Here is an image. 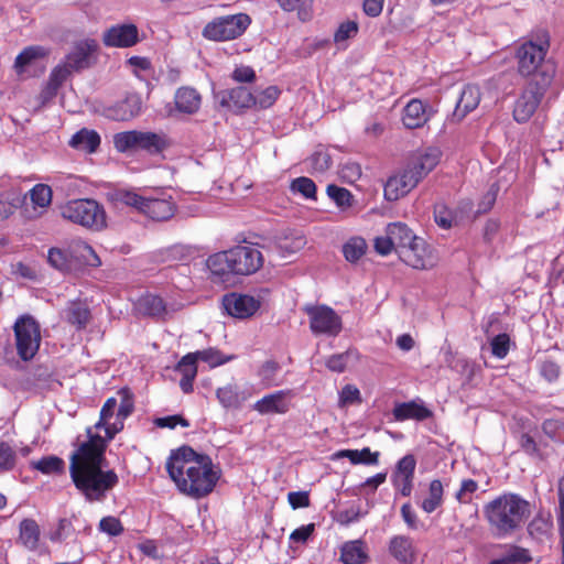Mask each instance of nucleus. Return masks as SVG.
Masks as SVG:
<instances>
[{
  "label": "nucleus",
  "instance_id": "56",
  "mask_svg": "<svg viewBox=\"0 0 564 564\" xmlns=\"http://www.w3.org/2000/svg\"><path fill=\"white\" fill-rule=\"evenodd\" d=\"M361 403L360 391L352 384L345 386L339 393V406L344 408L350 404Z\"/></svg>",
  "mask_w": 564,
  "mask_h": 564
},
{
  "label": "nucleus",
  "instance_id": "32",
  "mask_svg": "<svg viewBox=\"0 0 564 564\" xmlns=\"http://www.w3.org/2000/svg\"><path fill=\"white\" fill-rule=\"evenodd\" d=\"M393 416L395 421H423L431 417L432 412L422 402L410 401L397 404L393 409Z\"/></svg>",
  "mask_w": 564,
  "mask_h": 564
},
{
  "label": "nucleus",
  "instance_id": "49",
  "mask_svg": "<svg viewBox=\"0 0 564 564\" xmlns=\"http://www.w3.org/2000/svg\"><path fill=\"white\" fill-rule=\"evenodd\" d=\"M291 189L293 193H299L305 198H315L316 195V185L308 177H299L294 180L291 184Z\"/></svg>",
  "mask_w": 564,
  "mask_h": 564
},
{
  "label": "nucleus",
  "instance_id": "23",
  "mask_svg": "<svg viewBox=\"0 0 564 564\" xmlns=\"http://www.w3.org/2000/svg\"><path fill=\"white\" fill-rule=\"evenodd\" d=\"M202 95L193 87H180L174 95V109L171 112L192 116L199 111Z\"/></svg>",
  "mask_w": 564,
  "mask_h": 564
},
{
  "label": "nucleus",
  "instance_id": "14",
  "mask_svg": "<svg viewBox=\"0 0 564 564\" xmlns=\"http://www.w3.org/2000/svg\"><path fill=\"white\" fill-rule=\"evenodd\" d=\"M546 89L540 84H528L514 105L513 117L518 122H525L533 116Z\"/></svg>",
  "mask_w": 564,
  "mask_h": 564
},
{
  "label": "nucleus",
  "instance_id": "6",
  "mask_svg": "<svg viewBox=\"0 0 564 564\" xmlns=\"http://www.w3.org/2000/svg\"><path fill=\"white\" fill-rule=\"evenodd\" d=\"M546 52L544 46L531 41L521 44L516 52L518 74L530 78L529 83L549 87L554 77V68L545 62Z\"/></svg>",
  "mask_w": 564,
  "mask_h": 564
},
{
  "label": "nucleus",
  "instance_id": "28",
  "mask_svg": "<svg viewBox=\"0 0 564 564\" xmlns=\"http://www.w3.org/2000/svg\"><path fill=\"white\" fill-rule=\"evenodd\" d=\"M138 314L156 319H165L170 310L164 301L154 294H145L141 296L135 303Z\"/></svg>",
  "mask_w": 564,
  "mask_h": 564
},
{
  "label": "nucleus",
  "instance_id": "27",
  "mask_svg": "<svg viewBox=\"0 0 564 564\" xmlns=\"http://www.w3.org/2000/svg\"><path fill=\"white\" fill-rule=\"evenodd\" d=\"M140 111L141 100L139 96L130 95L126 97L123 100L107 108L106 116L112 120L127 121L138 116Z\"/></svg>",
  "mask_w": 564,
  "mask_h": 564
},
{
  "label": "nucleus",
  "instance_id": "31",
  "mask_svg": "<svg viewBox=\"0 0 564 564\" xmlns=\"http://www.w3.org/2000/svg\"><path fill=\"white\" fill-rule=\"evenodd\" d=\"M480 101V90L477 86H466L460 98L457 101L456 108L453 112V119L460 121L468 112L475 110Z\"/></svg>",
  "mask_w": 564,
  "mask_h": 564
},
{
  "label": "nucleus",
  "instance_id": "57",
  "mask_svg": "<svg viewBox=\"0 0 564 564\" xmlns=\"http://www.w3.org/2000/svg\"><path fill=\"white\" fill-rule=\"evenodd\" d=\"M17 456L14 451L7 443H0V471H7L14 468Z\"/></svg>",
  "mask_w": 564,
  "mask_h": 564
},
{
  "label": "nucleus",
  "instance_id": "5",
  "mask_svg": "<svg viewBox=\"0 0 564 564\" xmlns=\"http://www.w3.org/2000/svg\"><path fill=\"white\" fill-rule=\"evenodd\" d=\"M109 197L116 208H130L154 221H166L176 212L171 197L143 196L132 189H117Z\"/></svg>",
  "mask_w": 564,
  "mask_h": 564
},
{
  "label": "nucleus",
  "instance_id": "38",
  "mask_svg": "<svg viewBox=\"0 0 564 564\" xmlns=\"http://www.w3.org/2000/svg\"><path fill=\"white\" fill-rule=\"evenodd\" d=\"M334 458H348L354 465H377L379 453L371 452L368 447L358 449H341L334 454Z\"/></svg>",
  "mask_w": 564,
  "mask_h": 564
},
{
  "label": "nucleus",
  "instance_id": "15",
  "mask_svg": "<svg viewBox=\"0 0 564 564\" xmlns=\"http://www.w3.org/2000/svg\"><path fill=\"white\" fill-rule=\"evenodd\" d=\"M294 397L292 390H279L258 400L252 409L261 415L285 414L291 410Z\"/></svg>",
  "mask_w": 564,
  "mask_h": 564
},
{
  "label": "nucleus",
  "instance_id": "22",
  "mask_svg": "<svg viewBox=\"0 0 564 564\" xmlns=\"http://www.w3.org/2000/svg\"><path fill=\"white\" fill-rule=\"evenodd\" d=\"M97 50L95 40H83L75 44L69 54L66 55L64 62L73 68L74 72L87 68L91 64V58Z\"/></svg>",
  "mask_w": 564,
  "mask_h": 564
},
{
  "label": "nucleus",
  "instance_id": "19",
  "mask_svg": "<svg viewBox=\"0 0 564 564\" xmlns=\"http://www.w3.org/2000/svg\"><path fill=\"white\" fill-rule=\"evenodd\" d=\"M95 429L105 430L106 435L101 437L106 440V445L123 429V423L117 413V399L110 398L106 401L100 411V419L96 423Z\"/></svg>",
  "mask_w": 564,
  "mask_h": 564
},
{
  "label": "nucleus",
  "instance_id": "45",
  "mask_svg": "<svg viewBox=\"0 0 564 564\" xmlns=\"http://www.w3.org/2000/svg\"><path fill=\"white\" fill-rule=\"evenodd\" d=\"M281 91L276 86H269L264 89L257 90L253 94L256 109H267L274 105Z\"/></svg>",
  "mask_w": 564,
  "mask_h": 564
},
{
  "label": "nucleus",
  "instance_id": "4",
  "mask_svg": "<svg viewBox=\"0 0 564 564\" xmlns=\"http://www.w3.org/2000/svg\"><path fill=\"white\" fill-rule=\"evenodd\" d=\"M490 530L499 538L521 528L530 517L529 502L514 494H503L484 506Z\"/></svg>",
  "mask_w": 564,
  "mask_h": 564
},
{
  "label": "nucleus",
  "instance_id": "52",
  "mask_svg": "<svg viewBox=\"0 0 564 564\" xmlns=\"http://www.w3.org/2000/svg\"><path fill=\"white\" fill-rule=\"evenodd\" d=\"M98 529L109 536H118L123 533L121 521L112 516L105 517L100 520Z\"/></svg>",
  "mask_w": 564,
  "mask_h": 564
},
{
  "label": "nucleus",
  "instance_id": "46",
  "mask_svg": "<svg viewBox=\"0 0 564 564\" xmlns=\"http://www.w3.org/2000/svg\"><path fill=\"white\" fill-rule=\"evenodd\" d=\"M31 467L43 474H59L64 470V460L57 456H45L40 460L31 462Z\"/></svg>",
  "mask_w": 564,
  "mask_h": 564
},
{
  "label": "nucleus",
  "instance_id": "16",
  "mask_svg": "<svg viewBox=\"0 0 564 564\" xmlns=\"http://www.w3.org/2000/svg\"><path fill=\"white\" fill-rule=\"evenodd\" d=\"M408 264L415 269H432L437 263V256L424 239L416 237L410 248L402 251Z\"/></svg>",
  "mask_w": 564,
  "mask_h": 564
},
{
  "label": "nucleus",
  "instance_id": "63",
  "mask_svg": "<svg viewBox=\"0 0 564 564\" xmlns=\"http://www.w3.org/2000/svg\"><path fill=\"white\" fill-rule=\"evenodd\" d=\"M306 240L303 236H297L293 239H284L280 245L279 249L282 256H289L295 253L304 248Z\"/></svg>",
  "mask_w": 564,
  "mask_h": 564
},
{
  "label": "nucleus",
  "instance_id": "48",
  "mask_svg": "<svg viewBox=\"0 0 564 564\" xmlns=\"http://www.w3.org/2000/svg\"><path fill=\"white\" fill-rule=\"evenodd\" d=\"M327 194L341 210H347L352 206V195L346 188L329 185L327 187Z\"/></svg>",
  "mask_w": 564,
  "mask_h": 564
},
{
  "label": "nucleus",
  "instance_id": "53",
  "mask_svg": "<svg viewBox=\"0 0 564 564\" xmlns=\"http://www.w3.org/2000/svg\"><path fill=\"white\" fill-rule=\"evenodd\" d=\"M358 30L359 26L356 21H345L338 26L334 35V40L337 44L343 43L349 39L355 37L358 33Z\"/></svg>",
  "mask_w": 564,
  "mask_h": 564
},
{
  "label": "nucleus",
  "instance_id": "33",
  "mask_svg": "<svg viewBox=\"0 0 564 564\" xmlns=\"http://www.w3.org/2000/svg\"><path fill=\"white\" fill-rule=\"evenodd\" d=\"M339 560L344 564H366L369 560L366 543L361 540L345 542L340 547Z\"/></svg>",
  "mask_w": 564,
  "mask_h": 564
},
{
  "label": "nucleus",
  "instance_id": "35",
  "mask_svg": "<svg viewBox=\"0 0 564 564\" xmlns=\"http://www.w3.org/2000/svg\"><path fill=\"white\" fill-rule=\"evenodd\" d=\"M176 371L182 375L180 387L184 393L193 391V381L197 375V359L194 352L184 356L176 366Z\"/></svg>",
  "mask_w": 564,
  "mask_h": 564
},
{
  "label": "nucleus",
  "instance_id": "41",
  "mask_svg": "<svg viewBox=\"0 0 564 564\" xmlns=\"http://www.w3.org/2000/svg\"><path fill=\"white\" fill-rule=\"evenodd\" d=\"M444 487L441 480L434 479L429 485L427 497L421 502V508L426 513H432L443 503Z\"/></svg>",
  "mask_w": 564,
  "mask_h": 564
},
{
  "label": "nucleus",
  "instance_id": "20",
  "mask_svg": "<svg viewBox=\"0 0 564 564\" xmlns=\"http://www.w3.org/2000/svg\"><path fill=\"white\" fill-rule=\"evenodd\" d=\"M433 110L420 99L410 100L402 111V123L408 129L422 128L431 118Z\"/></svg>",
  "mask_w": 564,
  "mask_h": 564
},
{
  "label": "nucleus",
  "instance_id": "51",
  "mask_svg": "<svg viewBox=\"0 0 564 564\" xmlns=\"http://www.w3.org/2000/svg\"><path fill=\"white\" fill-rule=\"evenodd\" d=\"M194 354L196 355L197 360L200 359V360L207 362L210 367H217V366L224 365L225 362H227L230 359L229 357H225L221 354V351L214 349V348H208L205 350L196 351Z\"/></svg>",
  "mask_w": 564,
  "mask_h": 564
},
{
  "label": "nucleus",
  "instance_id": "2",
  "mask_svg": "<svg viewBox=\"0 0 564 564\" xmlns=\"http://www.w3.org/2000/svg\"><path fill=\"white\" fill-rule=\"evenodd\" d=\"M166 471L178 491L194 499L213 492L221 476L220 469L209 456L198 454L188 446L171 452Z\"/></svg>",
  "mask_w": 564,
  "mask_h": 564
},
{
  "label": "nucleus",
  "instance_id": "21",
  "mask_svg": "<svg viewBox=\"0 0 564 564\" xmlns=\"http://www.w3.org/2000/svg\"><path fill=\"white\" fill-rule=\"evenodd\" d=\"M254 394L252 387H238L235 384H227L218 388L216 397L220 404L226 409H240L246 401Z\"/></svg>",
  "mask_w": 564,
  "mask_h": 564
},
{
  "label": "nucleus",
  "instance_id": "12",
  "mask_svg": "<svg viewBox=\"0 0 564 564\" xmlns=\"http://www.w3.org/2000/svg\"><path fill=\"white\" fill-rule=\"evenodd\" d=\"M442 152L437 148H426L412 153L403 166L420 183L440 163Z\"/></svg>",
  "mask_w": 564,
  "mask_h": 564
},
{
  "label": "nucleus",
  "instance_id": "7",
  "mask_svg": "<svg viewBox=\"0 0 564 564\" xmlns=\"http://www.w3.org/2000/svg\"><path fill=\"white\" fill-rule=\"evenodd\" d=\"M64 220L93 231L107 228V214L102 205L95 199H73L59 207Z\"/></svg>",
  "mask_w": 564,
  "mask_h": 564
},
{
  "label": "nucleus",
  "instance_id": "24",
  "mask_svg": "<svg viewBox=\"0 0 564 564\" xmlns=\"http://www.w3.org/2000/svg\"><path fill=\"white\" fill-rule=\"evenodd\" d=\"M48 56V51L39 45L25 47L15 58L13 68L19 76L30 74L42 61Z\"/></svg>",
  "mask_w": 564,
  "mask_h": 564
},
{
  "label": "nucleus",
  "instance_id": "62",
  "mask_svg": "<svg viewBox=\"0 0 564 564\" xmlns=\"http://www.w3.org/2000/svg\"><path fill=\"white\" fill-rule=\"evenodd\" d=\"M74 533V527L69 519H61L58 521L57 528L52 532V541L53 542H62L69 538Z\"/></svg>",
  "mask_w": 564,
  "mask_h": 564
},
{
  "label": "nucleus",
  "instance_id": "39",
  "mask_svg": "<svg viewBox=\"0 0 564 564\" xmlns=\"http://www.w3.org/2000/svg\"><path fill=\"white\" fill-rule=\"evenodd\" d=\"M387 234L390 235L394 247L402 248L403 250L410 248L416 238L412 230L403 223L389 224L387 226Z\"/></svg>",
  "mask_w": 564,
  "mask_h": 564
},
{
  "label": "nucleus",
  "instance_id": "43",
  "mask_svg": "<svg viewBox=\"0 0 564 564\" xmlns=\"http://www.w3.org/2000/svg\"><path fill=\"white\" fill-rule=\"evenodd\" d=\"M285 11H296L299 19L308 21L312 18V0H276Z\"/></svg>",
  "mask_w": 564,
  "mask_h": 564
},
{
  "label": "nucleus",
  "instance_id": "59",
  "mask_svg": "<svg viewBox=\"0 0 564 564\" xmlns=\"http://www.w3.org/2000/svg\"><path fill=\"white\" fill-rule=\"evenodd\" d=\"M542 429L546 435L553 440L564 442V422L561 420H546L543 422Z\"/></svg>",
  "mask_w": 564,
  "mask_h": 564
},
{
  "label": "nucleus",
  "instance_id": "8",
  "mask_svg": "<svg viewBox=\"0 0 564 564\" xmlns=\"http://www.w3.org/2000/svg\"><path fill=\"white\" fill-rule=\"evenodd\" d=\"M250 23L246 13L216 18L205 25L203 36L214 42L231 41L242 35Z\"/></svg>",
  "mask_w": 564,
  "mask_h": 564
},
{
  "label": "nucleus",
  "instance_id": "25",
  "mask_svg": "<svg viewBox=\"0 0 564 564\" xmlns=\"http://www.w3.org/2000/svg\"><path fill=\"white\" fill-rule=\"evenodd\" d=\"M30 198L32 203V209L25 208L26 217L29 219H36L43 216L52 204L53 192L52 188L46 184H36L30 191Z\"/></svg>",
  "mask_w": 564,
  "mask_h": 564
},
{
  "label": "nucleus",
  "instance_id": "9",
  "mask_svg": "<svg viewBox=\"0 0 564 564\" xmlns=\"http://www.w3.org/2000/svg\"><path fill=\"white\" fill-rule=\"evenodd\" d=\"M113 144L119 152L144 150L158 153L169 143L164 134L132 130L115 134Z\"/></svg>",
  "mask_w": 564,
  "mask_h": 564
},
{
  "label": "nucleus",
  "instance_id": "64",
  "mask_svg": "<svg viewBox=\"0 0 564 564\" xmlns=\"http://www.w3.org/2000/svg\"><path fill=\"white\" fill-rule=\"evenodd\" d=\"M154 424L161 429H174L176 425H181L183 427H187L189 425L188 421L182 415H170L164 417H158L154 420Z\"/></svg>",
  "mask_w": 564,
  "mask_h": 564
},
{
  "label": "nucleus",
  "instance_id": "58",
  "mask_svg": "<svg viewBox=\"0 0 564 564\" xmlns=\"http://www.w3.org/2000/svg\"><path fill=\"white\" fill-rule=\"evenodd\" d=\"M415 466V457L411 454L405 455L398 462L393 475L403 477H414Z\"/></svg>",
  "mask_w": 564,
  "mask_h": 564
},
{
  "label": "nucleus",
  "instance_id": "13",
  "mask_svg": "<svg viewBox=\"0 0 564 564\" xmlns=\"http://www.w3.org/2000/svg\"><path fill=\"white\" fill-rule=\"evenodd\" d=\"M221 304L228 315L246 319L260 310L261 299L250 294L232 292L224 295Z\"/></svg>",
  "mask_w": 564,
  "mask_h": 564
},
{
  "label": "nucleus",
  "instance_id": "17",
  "mask_svg": "<svg viewBox=\"0 0 564 564\" xmlns=\"http://www.w3.org/2000/svg\"><path fill=\"white\" fill-rule=\"evenodd\" d=\"M417 184L416 178L403 167L386 182L384 198L389 202H395L406 196Z\"/></svg>",
  "mask_w": 564,
  "mask_h": 564
},
{
  "label": "nucleus",
  "instance_id": "44",
  "mask_svg": "<svg viewBox=\"0 0 564 564\" xmlns=\"http://www.w3.org/2000/svg\"><path fill=\"white\" fill-rule=\"evenodd\" d=\"M531 561L528 550L519 546H510L507 553L491 561L489 564H527Z\"/></svg>",
  "mask_w": 564,
  "mask_h": 564
},
{
  "label": "nucleus",
  "instance_id": "47",
  "mask_svg": "<svg viewBox=\"0 0 564 564\" xmlns=\"http://www.w3.org/2000/svg\"><path fill=\"white\" fill-rule=\"evenodd\" d=\"M367 243L360 237L349 239L343 247V252L346 260L350 262L358 261L366 252Z\"/></svg>",
  "mask_w": 564,
  "mask_h": 564
},
{
  "label": "nucleus",
  "instance_id": "40",
  "mask_svg": "<svg viewBox=\"0 0 564 564\" xmlns=\"http://www.w3.org/2000/svg\"><path fill=\"white\" fill-rule=\"evenodd\" d=\"M40 527L33 519H24L20 523V542L29 550H35L40 542Z\"/></svg>",
  "mask_w": 564,
  "mask_h": 564
},
{
  "label": "nucleus",
  "instance_id": "29",
  "mask_svg": "<svg viewBox=\"0 0 564 564\" xmlns=\"http://www.w3.org/2000/svg\"><path fill=\"white\" fill-rule=\"evenodd\" d=\"M69 256L73 258L74 270L83 267H99L101 261L91 246L76 240L69 245Z\"/></svg>",
  "mask_w": 564,
  "mask_h": 564
},
{
  "label": "nucleus",
  "instance_id": "60",
  "mask_svg": "<svg viewBox=\"0 0 564 564\" xmlns=\"http://www.w3.org/2000/svg\"><path fill=\"white\" fill-rule=\"evenodd\" d=\"M118 393L121 397V403H120V405L117 404V413L119 415V419L124 424V420L133 411V408H134L133 399L127 389H121Z\"/></svg>",
  "mask_w": 564,
  "mask_h": 564
},
{
  "label": "nucleus",
  "instance_id": "36",
  "mask_svg": "<svg viewBox=\"0 0 564 564\" xmlns=\"http://www.w3.org/2000/svg\"><path fill=\"white\" fill-rule=\"evenodd\" d=\"M73 72V68H70L64 61L54 67L43 91L45 99H53L57 95L59 87Z\"/></svg>",
  "mask_w": 564,
  "mask_h": 564
},
{
  "label": "nucleus",
  "instance_id": "26",
  "mask_svg": "<svg viewBox=\"0 0 564 564\" xmlns=\"http://www.w3.org/2000/svg\"><path fill=\"white\" fill-rule=\"evenodd\" d=\"M220 104L229 109L253 108V94L246 87L238 86L219 93Z\"/></svg>",
  "mask_w": 564,
  "mask_h": 564
},
{
  "label": "nucleus",
  "instance_id": "1",
  "mask_svg": "<svg viewBox=\"0 0 564 564\" xmlns=\"http://www.w3.org/2000/svg\"><path fill=\"white\" fill-rule=\"evenodd\" d=\"M88 441L70 457L69 473L76 488L88 501H100L118 484V475L108 467L106 440L88 429Z\"/></svg>",
  "mask_w": 564,
  "mask_h": 564
},
{
  "label": "nucleus",
  "instance_id": "34",
  "mask_svg": "<svg viewBox=\"0 0 564 564\" xmlns=\"http://www.w3.org/2000/svg\"><path fill=\"white\" fill-rule=\"evenodd\" d=\"M64 319L76 327V329H84L90 322V311L88 306L79 301L70 302L63 311Z\"/></svg>",
  "mask_w": 564,
  "mask_h": 564
},
{
  "label": "nucleus",
  "instance_id": "11",
  "mask_svg": "<svg viewBox=\"0 0 564 564\" xmlns=\"http://www.w3.org/2000/svg\"><path fill=\"white\" fill-rule=\"evenodd\" d=\"M310 317V328L315 335L337 336L341 330V318L330 307L325 305L306 306Z\"/></svg>",
  "mask_w": 564,
  "mask_h": 564
},
{
  "label": "nucleus",
  "instance_id": "37",
  "mask_svg": "<svg viewBox=\"0 0 564 564\" xmlns=\"http://www.w3.org/2000/svg\"><path fill=\"white\" fill-rule=\"evenodd\" d=\"M69 145L86 153H94L100 145V137L95 130L82 129L72 137Z\"/></svg>",
  "mask_w": 564,
  "mask_h": 564
},
{
  "label": "nucleus",
  "instance_id": "10",
  "mask_svg": "<svg viewBox=\"0 0 564 564\" xmlns=\"http://www.w3.org/2000/svg\"><path fill=\"white\" fill-rule=\"evenodd\" d=\"M19 357L29 361L36 355L41 344L39 323L30 315L20 316L13 326Z\"/></svg>",
  "mask_w": 564,
  "mask_h": 564
},
{
  "label": "nucleus",
  "instance_id": "54",
  "mask_svg": "<svg viewBox=\"0 0 564 564\" xmlns=\"http://www.w3.org/2000/svg\"><path fill=\"white\" fill-rule=\"evenodd\" d=\"M434 217L436 224L444 229H448L456 224V216L444 205L435 207Z\"/></svg>",
  "mask_w": 564,
  "mask_h": 564
},
{
  "label": "nucleus",
  "instance_id": "3",
  "mask_svg": "<svg viewBox=\"0 0 564 564\" xmlns=\"http://www.w3.org/2000/svg\"><path fill=\"white\" fill-rule=\"evenodd\" d=\"M263 265V254L254 243L237 245L216 252L206 260V267L215 280L225 282L232 275H250Z\"/></svg>",
  "mask_w": 564,
  "mask_h": 564
},
{
  "label": "nucleus",
  "instance_id": "55",
  "mask_svg": "<svg viewBox=\"0 0 564 564\" xmlns=\"http://www.w3.org/2000/svg\"><path fill=\"white\" fill-rule=\"evenodd\" d=\"M478 484L473 479L462 481L459 490L456 492V500L459 503L467 505L473 500V495L477 491Z\"/></svg>",
  "mask_w": 564,
  "mask_h": 564
},
{
  "label": "nucleus",
  "instance_id": "50",
  "mask_svg": "<svg viewBox=\"0 0 564 564\" xmlns=\"http://www.w3.org/2000/svg\"><path fill=\"white\" fill-rule=\"evenodd\" d=\"M279 370L280 366L275 361L269 360L262 365V367L259 370V376L265 388H270L278 384L275 381V377Z\"/></svg>",
  "mask_w": 564,
  "mask_h": 564
},
{
  "label": "nucleus",
  "instance_id": "61",
  "mask_svg": "<svg viewBox=\"0 0 564 564\" xmlns=\"http://www.w3.org/2000/svg\"><path fill=\"white\" fill-rule=\"evenodd\" d=\"M490 346L494 356L503 358L509 351L510 338L507 334H499L492 338Z\"/></svg>",
  "mask_w": 564,
  "mask_h": 564
},
{
  "label": "nucleus",
  "instance_id": "42",
  "mask_svg": "<svg viewBox=\"0 0 564 564\" xmlns=\"http://www.w3.org/2000/svg\"><path fill=\"white\" fill-rule=\"evenodd\" d=\"M47 260L50 264L57 270L64 272L74 270L73 258L69 256V247L67 249L51 248L48 250Z\"/></svg>",
  "mask_w": 564,
  "mask_h": 564
},
{
  "label": "nucleus",
  "instance_id": "18",
  "mask_svg": "<svg viewBox=\"0 0 564 564\" xmlns=\"http://www.w3.org/2000/svg\"><path fill=\"white\" fill-rule=\"evenodd\" d=\"M102 40L109 47H131L139 42V31L134 24H118L108 29Z\"/></svg>",
  "mask_w": 564,
  "mask_h": 564
},
{
  "label": "nucleus",
  "instance_id": "30",
  "mask_svg": "<svg viewBox=\"0 0 564 564\" xmlns=\"http://www.w3.org/2000/svg\"><path fill=\"white\" fill-rule=\"evenodd\" d=\"M389 551L402 564H413L416 560L413 541L405 535L393 536L389 543Z\"/></svg>",
  "mask_w": 564,
  "mask_h": 564
}]
</instances>
